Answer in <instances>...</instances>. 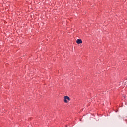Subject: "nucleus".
<instances>
[{
    "label": "nucleus",
    "mask_w": 127,
    "mask_h": 127,
    "mask_svg": "<svg viewBox=\"0 0 127 127\" xmlns=\"http://www.w3.org/2000/svg\"><path fill=\"white\" fill-rule=\"evenodd\" d=\"M68 101H70V97L68 96H65L64 97V103H68Z\"/></svg>",
    "instance_id": "nucleus-1"
},
{
    "label": "nucleus",
    "mask_w": 127,
    "mask_h": 127,
    "mask_svg": "<svg viewBox=\"0 0 127 127\" xmlns=\"http://www.w3.org/2000/svg\"><path fill=\"white\" fill-rule=\"evenodd\" d=\"M82 41L81 39H78L76 40V43H77V44H81V43H82Z\"/></svg>",
    "instance_id": "nucleus-2"
}]
</instances>
